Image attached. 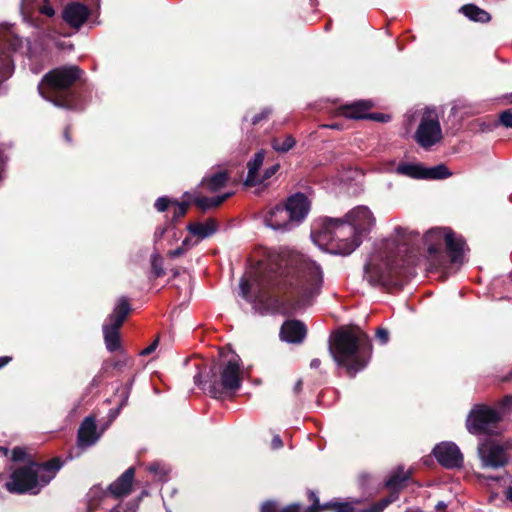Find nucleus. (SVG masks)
<instances>
[{
	"label": "nucleus",
	"mask_w": 512,
	"mask_h": 512,
	"mask_svg": "<svg viewBox=\"0 0 512 512\" xmlns=\"http://www.w3.org/2000/svg\"><path fill=\"white\" fill-rule=\"evenodd\" d=\"M130 312V305L126 297H120L113 312L103 325L105 345L108 351L114 352L120 347L119 329Z\"/></svg>",
	"instance_id": "1a4fd4ad"
},
{
	"label": "nucleus",
	"mask_w": 512,
	"mask_h": 512,
	"mask_svg": "<svg viewBox=\"0 0 512 512\" xmlns=\"http://www.w3.org/2000/svg\"><path fill=\"white\" fill-rule=\"evenodd\" d=\"M2 65H3V68L5 70V76L11 75V73L13 71V65H12V61H11L9 55H5V57L3 58V64Z\"/></svg>",
	"instance_id": "a18cd8bd"
},
{
	"label": "nucleus",
	"mask_w": 512,
	"mask_h": 512,
	"mask_svg": "<svg viewBox=\"0 0 512 512\" xmlns=\"http://www.w3.org/2000/svg\"><path fill=\"white\" fill-rule=\"evenodd\" d=\"M296 144V140L292 135H284L272 139V148L279 153H286Z\"/></svg>",
	"instance_id": "7c9ffc66"
},
{
	"label": "nucleus",
	"mask_w": 512,
	"mask_h": 512,
	"mask_svg": "<svg viewBox=\"0 0 512 512\" xmlns=\"http://www.w3.org/2000/svg\"><path fill=\"white\" fill-rule=\"evenodd\" d=\"M270 114H271V109L270 108H264L259 114H256L255 116H253L252 124L253 125L258 124L262 120L267 119Z\"/></svg>",
	"instance_id": "37998d69"
},
{
	"label": "nucleus",
	"mask_w": 512,
	"mask_h": 512,
	"mask_svg": "<svg viewBox=\"0 0 512 512\" xmlns=\"http://www.w3.org/2000/svg\"><path fill=\"white\" fill-rule=\"evenodd\" d=\"M462 13L472 21L487 23L490 21V14L474 4H466L461 7Z\"/></svg>",
	"instance_id": "cd10ccee"
},
{
	"label": "nucleus",
	"mask_w": 512,
	"mask_h": 512,
	"mask_svg": "<svg viewBox=\"0 0 512 512\" xmlns=\"http://www.w3.org/2000/svg\"><path fill=\"white\" fill-rule=\"evenodd\" d=\"M285 266L297 267L301 274V279L296 286L299 293L310 298L317 295L323 283V273L320 266L303 255L298 253H290L289 259L286 260Z\"/></svg>",
	"instance_id": "0eeeda50"
},
{
	"label": "nucleus",
	"mask_w": 512,
	"mask_h": 512,
	"mask_svg": "<svg viewBox=\"0 0 512 512\" xmlns=\"http://www.w3.org/2000/svg\"><path fill=\"white\" fill-rule=\"evenodd\" d=\"M283 443H282V439L276 435L273 439H272V447L274 449H278L280 447H282Z\"/></svg>",
	"instance_id": "6e6d98bb"
},
{
	"label": "nucleus",
	"mask_w": 512,
	"mask_h": 512,
	"mask_svg": "<svg viewBox=\"0 0 512 512\" xmlns=\"http://www.w3.org/2000/svg\"><path fill=\"white\" fill-rule=\"evenodd\" d=\"M174 201H172L170 198L163 196L159 197L155 202V208L159 212L165 211L170 204H173Z\"/></svg>",
	"instance_id": "a19ab883"
},
{
	"label": "nucleus",
	"mask_w": 512,
	"mask_h": 512,
	"mask_svg": "<svg viewBox=\"0 0 512 512\" xmlns=\"http://www.w3.org/2000/svg\"><path fill=\"white\" fill-rule=\"evenodd\" d=\"M501 404H502L503 407L511 409L512 408V394L505 396L502 399Z\"/></svg>",
	"instance_id": "603ef678"
},
{
	"label": "nucleus",
	"mask_w": 512,
	"mask_h": 512,
	"mask_svg": "<svg viewBox=\"0 0 512 512\" xmlns=\"http://www.w3.org/2000/svg\"><path fill=\"white\" fill-rule=\"evenodd\" d=\"M397 174L415 179H423L424 166L421 164L401 163L396 168Z\"/></svg>",
	"instance_id": "c756f323"
},
{
	"label": "nucleus",
	"mask_w": 512,
	"mask_h": 512,
	"mask_svg": "<svg viewBox=\"0 0 512 512\" xmlns=\"http://www.w3.org/2000/svg\"><path fill=\"white\" fill-rule=\"evenodd\" d=\"M309 499L313 502L312 505L308 508V512H318L321 510H325L324 504L320 505L317 495L314 492L309 493Z\"/></svg>",
	"instance_id": "ea45409f"
},
{
	"label": "nucleus",
	"mask_w": 512,
	"mask_h": 512,
	"mask_svg": "<svg viewBox=\"0 0 512 512\" xmlns=\"http://www.w3.org/2000/svg\"><path fill=\"white\" fill-rule=\"evenodd\" d=\"M446 507H447V505H446V503H445V502H443V501H439V502L436 504V506H435L436 510H442V509H445Z\"/></svg>",
	"instance_id": "e2e57ef3"
},
{
	"label": "nucleus",
	"mask_w": 512,
	"mask_h": 512,
	"mask_svg": "<svg viewBox=\"0 0 512 512\" xmlns=\"http://www.w3.org/2000/svg\"><path fill=\"white\" fill-rule=\"evenodd\" d=\"M424 243L431 257L437 259L445 244L447 252L454 263H461L465 242L461 236H457L449 229L434 228L424 236Z\"/></svg>",
	"instance_id": "6e6552de"
},
{
	"label": "nucleus",
	"mask_w": 512,
	"mask_h": 512,
	"mask_svg": "<svg viewBox=\"0 0 512 512\" xmlns=\"http://www.w3.org/2000/svg\"><path fill=\"white\" fill-rule=\"evenodd\" d=\"M311 239L320 249L349 255L362 243V237L344 218H320L314 222Z\"/></svg>",
	"instance_id": "f257e3e1"
},
{
	"label": "nucleus",
	"mask_w": 512,
	"mask_h": 512,
	"mask_svg": "<svg viewBox=\"0 0 512 512\" xmlns=\"http://www.w3.org/2000/svg\"><path fill=\"white\" fill-rule=\"evenodd\" d=\"M417 143L428 149L442 139L438 114L433 108H426L415 133Z\"/></svg>",
	"instance_id": "f8f14e48"
},
{
	"label": "nucleus",
	"mask_w": 512,
	"mask_h": 512,
	"mask_svg": "<svg viewBox=\"0 0 512 512\" xmlns=\"http://www.w3.org/2000/svg\"><path fill=\"white\" fill-rule=\"evenodd\" d=\"M135 470L128 468L117 480L111 483L108 490L114 497H123L130 493Z\"/></svg>",
	"instance_id": "412c9836"
},
{
	"label": "nucleus",
	"mask_w": 512,
	"mask_h": 512,
	"mask_svg": "<svg viewBox=\"0 0 512 512\" xmlns=\"http://www.w3.org/2000/svg\"><path fill=\"white\" fill-rule=\"evenodd\" d=\"M159 469H160V465L159 464H152L149 467L150 472L155 473V474L158 473Z\"/></svg>",
	"instance_id": "052dcab7"
},
{
	"label": "nucleus",
	"mask_w": 512,
	"mask_h": 512,
	"mask_svg": "<svg viewBox=\"0 0 512 512\" xmlns=\"http://www.w3.org/2000/svg\"><path fill=\"white\" fill-rule=\"evenodd\" d=\"M277 510V505L273 501H267L261 506V512H277Z\"/></svg>",
	"instance_id": "49530a36"
},
{
	"label": "nucleus",
	"mask_w": 512,
	"mask_h": 512,
	"mask_svg": "<svg viewBox=\"0 0 512 512\" xmlns=\"http://www.w3.org/2000/svg\"><path fill=\"white\" fill-rule=\"evenodd\" d=\"M499 122L507 128H512V109L503 111L499 115Z\"/></svg>",
	"instance_id": "58836bf2"
},
{
	"label": "nucleus",
	"mask_w": 512,
	"mask_h": 512,
	"mask_svg": "<svg viewBox=\"0 0 512 512\" xmlns=\"http://www.w3.org/2000/svg\"><path fill=\"white\" fill-rule=\"evenodd\" d=\"M99 434L93 417H86L78 429V446L87 448L97 442Z\"/></svg>",
	"instance_id": "aec40b11"
},
{
	"label": "nucleus",
	"mask_w": 512,
	"mask_h": 512,
	"mask_svg": "<svg viewBox=\"0 0 512 512\" xmlns=\"http://www.w3.org/2000/svg\"><path fill=\"white\" fill-rule=\"evenodd\" d=\"M229 176L225 171H217L211 175L205 176L201 185L206 187L210 192H217L223 188L228 182Z\"/></svg>",
	"instance_id": "a878e982"
},
{
	"label": "nucleus",
	"mask_w": 512,
	"mask_h": 512,
	"mask_svg": "<svg viewBox=\"0 0 512 512\" xmlns=\"http://www.w3.org/2000/svg\"><path fill=\"white\" fill-rule=\"evenodd\" d=\"M307 329L305 325L298 320L285 321L280 330V338L288 343H301L306 337Z\"/></svg>",
	"instance_id": "a211bd4d"
},
{
	"label": "nucleus",
	"mask_w": 512,
	"mask_h": 512,
	"mask_svg": "<svg viewBox=\"0 0 512 512\" xmlns=\"http://www.w3.org/2000/svg\"><path fill=\"white\" fill-rule=\"evenodd\" d=\"M89 16V9L81 3H70L63 11V19L74 28H80Z\"/></svg>",
	"instance_id": "6ab92c4d"
},
{
	"label": "nucleus",
	"mask_w": 512,
	"mask_h": 512,
	"mask_svg": "<svg viewBox=\"0 0 512 512\" xmlns=\"http://www.w3.org/2000/svg\"><path fill=\"white\" fill-rule=\"evenodd\" d=\"M372 107L370 101H358L342 108V114L350 119L368 118V110Z\"/></svg>",
	"instance_id": "b1692460"
},
{
	"label": "nucleus",
	"mask_w": 512,
	"mask_h": 512,
	"mask_svg": "<svg viewBox=\"0 0 512 512\" xmlns=\"http://www.w3.org/2000/svg\"><path fill=\"white\" fill-rule=\"evenodd\" d=\"M451 175L445 164H439L434 167H424L423 179H446Z\"/></svg>",
	"instance_id": "2f4dec72"
},
{
	"label": "nucleus",
	"mask_w": 512,
	"mask_h": 512,
	"mask_svg": "<svg viewBox=\"0 0 512 512\" xmlns=\"http://www.w3.org/2000/svg\"><path fill=\"white\" fill-rule=\"evenodd\" d=\"M376 337L382 344H385L388 341L389 333L386 329L379 328L376 331Z\"/></svg>",
	"instance_id": "de8ad7c7"
},
{
	"label": "nucleus",
	"mask_w": 512,
	"mask_h": 512,
	"mask_svg": "<svg viewBox=\"0 0 512 512\" xmlns=\"http://www.w3.org/2000/svg\"><path fill=\"white\" fill-rule=\"evenodd\" d=\"M21 10L24 19H27V14L34 10H38L40 14L48 17H52L54 15L53 7L49 5L46 0H22Z\"/></svg>",
	"instance_id": "393cba45"
},
{
	"label": "nucleus",
	"mask_w": 512,
	"mask_h": 512,
	"mask_svg": "<svg viewBox=\"0 0 512 512\" xmlns=\"http://www.w3.org/2000/svg\"><path fill=\"white\" fill-rule=\"evenodd\" d=\"M398 498L396 493L371 504L368 508L362 509L360 512H382L388 505L396 501Z\"/></svg>",
	"instance_id": "72a5a7b5"
},
{
	"label": "nucleus",
	"mask_w": 512,
	"mask_h": 512,
	"mask_svg": "<svg viewBox=\"0 0 512 512\" xmlns=\"http://www.w3.org/2000/svg\"><path fill=\"white\" fill-rule=\"evenodd\" d=\"M393 264L392 257L382 259L380 255H373L365 266V278L373 286L391 287L396 284Z\"/></svg>",
	"instance_id": "9b49d317"
},
{
	"label": "nucleus",
	"mask_w": 512,
	"mask_h": 512,
	"mask_svg": "<svg viewBox=\"0 0 512 512\" xmlns=\"http://www.w3.org/2000/svg\"><path fill=\"white\" fill-rule=\"evenodd\" d=\"M64 137H65V139H66L68 142H70V141H71L70 136H69L68 129H66V130H65V132H64Z\"/></svg>",
	"instance_id": "774afa93"
},
{
	"label": "nucleus",
	"mask_w": 512,
	"mask_h": 512,
	"mask_svg": "<svg viewBox=\"0 0 512 512\" xmlns=\"http://www.w3.org/2000/svg\"><path fill=\"white\" fill-rule=\"evenodd\" d=\"M280 165L274 164L270 166L269 168L265 169L263 176H260V179H263V182L269 178H271L278 170Z\"/></svg>",
	"instance_id": "c03bdc74"
},
{
	"label": "nucleus",
	"mask_w": 512,
	"mask_h": 512,
	"mask_svg": "<svg viewBox=\"0 0 512 512\" xmlns=\"http://www.w3.org/2000/svg\"><path fill=\"white\" fill-rule=\"evenodd\" d=\"M302 385H303L302 380H301V379H298V380H297V382H296V383H295V385H294V388H293V390H294L295 394H298V393L301 391V389H302Z\"/></svg>",
	"instance_id": "13d9d810"
},
{
	"label": "nucleus",
	"mask_w": 512,
	"mask_h": 512,
	"mask_svg": "<svg viewBox=\"0 0 512 512\" xmlns=\"http://www.w3.org/2000/svg\"><path fill=\"white\" fill-rule=\"evenodd\" d=\"M299 510H300V505L291 504V505H288L280 510H277V512H299Z\"/></svg>",
	"instance_id": "09e8293b"
},
{
	"label": "nucleus",
	"mask_w": 512,
	"mask_h": 512,
	"mask_svg": "<svg viewBox=\"0 0 512 512\" xmlns=\"http://www.w3.org/2000/svg\"><path fill=\"white\" fill-rule=\"evenodd\" d=\"M433 455L440 465L447 469L460 468L463 465V455L453 442H441L433 449Z\"/></svg>",
	"instance_id": "2eb2a0df"
},
{
	"label": "nucleus",
	"mask_w": 512,
	"mask_h": 512,
	"mask_svg": "<svg viewBox=\"0 0 512 512\" xmlns=\"http://www.w3.org/2000/svg\"><path fill=\"white\" fill-rule=\"evenodd\" d=\"M264 158V152L259 151L254 155L253 159L248 162V173L244 182L246 186H255L263 183V179H260L258 171L263 165Z\"/></svg>",
	"instance_id": "5701e85b"
},
{
	"label": "nucleus",
	"mask_w": 512,
	"mask_h": 512,
	"mask_svg": "<svg viewBox=\"0 0 512 512\" xmlns=\"http://www.w3.org/2000/svg\"><path fill=\"white\" fill-rule=\"evenodd\" d=\"M419 241V233L402 227L395 229L394 243L398 246L399 251L408 252L409 247H413Z\"/></svg>",
	"instance_id": "4be33fe9"
},
{
	"label": "nucleus",
	"mask_w": 512,
	"mask_h": 512,
	"mask_svg": "<svg viewBox=\"0 0 512 512\" xmlns=\"http://www.w3.org/2000/svg\"><path fill=\"white\" fill-rule=\"evenodd\" d=\"M194 382L198 386L201 385L202 382H201V374L200 373L194 376Z\"/></svg>",
	"instance_id": "69168bd1"
},
{
	"label": "nucleus",
	"mask_w": 512,
	"mask_h": 512,
	"mask_svg": "<svg viewBox=\"0 0 512 512\" xmlns=\"http://www.w3.org/2000/svg\"><path fill=\"white\" fill-rule=\"evenodd\" d=\"M158 345V340H155L153 343H151L148 347H146L144 350H142L141 355H148L155 351Z\"/></svg>",
	"instance_id": "8fccbe9b"
},
{
	"label": "nucleus",
	"mask_w": 512,
	"mask_h": 512,
	"mask_svg": "<svg viewBox=\"0 0 512 512\" xmlns=\"http://www.w3.org/2000/svg\"><path fill=\"white\" fill-rule=\"evenodd\" d=\"M368 118L370 119H373V120H376V121H380V122H384L386 121L389 117L384 115V114H381V113H373V114H369L368 115Z\"/></svg>",
	"instance_id": "3c124183"
},
{
	"label": "nucleus",
	"mask_w": 512,
	"mask_h": 512,
	"mask_svg": "<svg viewBox=\"0 0 512 512\" xmlns=\"http://www.w3.org/2000/svg\"><path fill=\"white\" fill-rule=\"evenodd\" d=\"M209 393L219 398L222 391L235 392L241 387L243 369L241 359L234 351L222 348L219 357L210 368Z\"/></svg>",
	"instance_id": "423d86ee"
},
{
	"label": "nucleus",
	"mask_w": 512,
	"mask_h": 512,
	"mask_svg": "<svg viewBox=\"0 0 512 512\" xmlns=\"http://www.w3.org/2000/svg\"><path fill=\"white\" fill-rule=\"evenodd\" d=\"M276 275L265 274L261 269H251L240 280V296L253 304L260 313L279 309V300L270 294V289L278 285Z\"/></svg>",
	"instance_id": "39448f33"
},
{
	"label": "nucleus",
	"mask_w": 512,
	"mask_h": 512,
	"mask_svg": "<svg viewBox=\"0 0 512 512\" xmlns=\"http://www.w3.org/2000/svg\"><path fill=\"white\" fill-rule=\"evenodd\" d=\"M233 195V192H227L214 197H195L194 203L202 210H208L220 206L225 200Z\"/></svg>",
	"instance_id": "c85d7f7f"
},
{
	"label": "nucleus",
	"mask_w": 512,
	"mask_h": 512,
	"mask_svg": "<svg viewBox=\"0 0 512 512\" xmlns=\"http://www.w3.org/2000/svg\"><path fill=\"white\" fill-rule=\"evenodd\" d=\"M284 207L287 209L294 225H298L307 217L311 202L305 194L298 192L287 199Z\"/></svg>",
	"instance_id": "dca6fc26"
},
{
	"label": "nucleus",
	"mask_w": 512,
	"mask_h": 512,
	"mask_svg": "<svg viewBox=\"0 0 512 512\" xmlns=\"http://www.w3.org/2000/svg\"><path fill=\"white\" fill-rule=\"evenodd\" d=\"M325 509L332 508L333 512H354V508L350 503L328 502L324 504Z\"/></svg>",
	"instance_id": "e433bc0d"
},
{
	"label": "nucleus",
	"mask_w": 512,
	"mask_h": 512,
	"mask_svg": "<svg viewBox=\"0 0 512 512\" xmlns=\"http://www.w3.org/2000/svg\"><path fill=\"white\" fill-rule=\"evenodd\" d=\"M10 46H11L12 50L16 51L18 48H20L22 46V39L19 37H15L12 40Z\"/></svg>",
	"instance_id": "864d4df0"
},
{
	"label": "nucleus",
	"mask_w": 512,
	"mask_h": 512,
	"mask_svg": "<svg viewBox=\"0 0 512 512\" xmlns=\"http://www.w3.org/2000/svg\"><path fill=\"white\" fill-rule=\"evenodd\" d=\"M165 232H166V229H165V228H163V227H158V228L156 229V231H155V234H154V239H155V241H156V242H157V241H159V240L163 237V235L165 234Z\"/></svg>",
	"instance_id": "5fc2aeb1"
},
{
	"label": "nucleus",
	"mask_w": 512,
	"mask_h": 512,
	"mask_svg": "<svg viewBox=\"0 0 512 512\" xmlns=\"http://www.w3.org/2000/svg\"><path fill=\"white\" fill-rule=\"evenodd\" d=\"M323 128H330V129H339L340 126L337 123L329 124V125H322Z\"/></svg>",
	"instance_id": "0e129e2a"
},
{
	"label": "nucleus",
	"mask_w": 512,
	"mask_h": 512,
	"mask_svg": "<svg viewBox=\"0 0 512 512\" xmlns=\"http://www.w3.org/2000/svg\"><path fill=\"white\" fill-rule=\"evenodd\" d=\"M344 219L353 226V228L363 238L369 234L375 225V217L367 206L359 205L351 209Z\"/></svg>",
	"instance_id": "4468645a"
},
{
	"label": "nucleus",
	"mask_w": 512,
	"mask_h": 512,
	"mask_svg": "<svg viewBox=\"0 0 512 512\" xmlns=\"http://www.w3.org/2000/svg\"><path fill=\"white\" fill-rule=\"evenodd\" d=\"M187 228L191 234L202 240L213 235L217 230V225L214 220H208L204 223H191Z\"/></svg>",
	"instance_id": "bb28decb"
},
{
	"label": "nucleus",
	"mask_w": 512,
	"mask_h": 512,
	"mask_svg": "<svg viewBox=\"0 0 512 512\" xmlns=\"http://www.w3.org/2000/svg\"><path fill=\"white\" fill-rule=\"evenodd\" d=\"M151 267H152V272L155 277H161L165 274V271L163 268V261L158 253H155L152 255Z\"/></svg>",
	"instance_id": "c9c22d12"
},
{
	"label": "nucleus",
	"mask_w": 512,
	"mask_h": 512,
	"mask_svg": "<svg viewBox=\"0 0 512 512\" xmlns=\"http://www.w3.org/2000/svg\"><path fill=\"white\" fill-rule=\"evenodd\" d=\"M26 457V451L22 447H15L12 450L11 460L14 462L23 461Z\"/></svg>",
	"instance_id": "79ce46f5"
},
{
	"label": "nucleus",
	"mask_w": 512,
	"mask_h": 512,
	"mask_svg": "<svg viewBox=\"0 0 512 512\" xmlns=\"http://www.w3.org/2000/svg\"><path fill=\"white\" fill-rule=\"evenodd\" d=\"M173 204L175 205L173 219L177 220L186 214L187 208H188V203L185 201H183V202L174 201Z\"/></svg>",
	"instance_id": "4c0bfd02"
},
{
	"label": "nucleus",
	"mask_w": 512,
	"mask_h": 512,
	"mask_svg": "<svg viewBox=\"0 0 512 512\" xmlns=\"http://www.w3.org/2000/svg\"><path fill=\"white\" fill-rule=\"evenodd\" d=\"M498 412L486 405H475L466 419V428L473 435L490 434L499 422Z\"/></svg>",
	"instance_id": "9d476101"
},
{
	"label": "nucleus",
	"mask_w": 512,
	"mask_h": 512,
	"mask_svg": "<svg viewBox=\"0 0 512 512\" xmlns=\"http://www.w3.org/2000/svg\"><path fill=\"white\" fill-rule=\"evenodd\" d=\"M321 364V361L318 358L312 359L310 362V367L312 369H317Z\"/></svg>",
	"instance_id": "bf43d9fd"
},
{
	"label": "nucleus",
	"mask_w": 512,
	"mask_h": 512,
	"mask_svg": "<svg viewBox=\"0 0 512 512\" xmlns=\"http://www.w3.org/2000/svg\"><path fill=\"white\" fill-rule=\"evenodd\" d=\"M478 455L482 466L498 469L508 463V455L505 448L495 441H485L478 446Z\"/></svg>",
	"instance_id": "ddd939ff"
},
{
	"label": "nucleus",
	"mask_w": 512,
	"mask_h": 512,
	"mask_svg": "<svg viewBox=\"0 0 512 512\" xmlns=\"http://www.w3.org/2000/svg\"><path fill=\"white\" fill-rule=\"evenodd\" d=\"M335 362L354 376L364 369L370 357L371 346L366 334L355 330H340L329 345Z\"/></svg>",
	"instance_id": "f03ea898"
},
{
	"label": "nucleus",
	"mask_w": 512,
	"mask_h": 512,
	"mask_svg": "<svg viewBox=\"0 0 512 512\" xmlns=\"http://www.w3.org/2000/svg\"><path fill=\"white\" fill-rule=\"evenodd\" d=\"M81 75L77 66L55 68L46 73L38 85L40 95L55 106L76 108L75 95L68 91Z\"/></svg>",
	"instance_id": "20e7f679"
},
{
	"label": "nucleus",
	"mask_w": 512,
	"mask_h": 512,
	"mask_svg": "<svg viewBox=\"0 0 512 512\" xmlns=\"http://www.w3.org/2000/svg\"><path fill=\"white\" fill-rule=\"evenodd\" d=\"M408 478L409 475L403 469H399L387 479L386 486L396 491L404 486Z\"/></svg>",
	"instance_id": "473e14b6"
},
{
	"label": "nucleus",
	"mask_w": 512,
	"mask_h": 512,
	"mask_svg": "<svg viewBox=\"0 0 512 512\" xmlns=\"http://www.w3.org/2000/svg\"><path fill=\"white\" fill-rule=\"evenodd\" d=\"M12 360L9 356L0 357V369L5 367Z\"/></svg>",
	"instance_id": "4d7b16f0"
},
{
	"label": "nucleus",
	"mask_w": 512,
	"mask_h": 512,
	"mask_svg": "<svg viewBox=\"0 0 512 512\" xmlns=\"http://www.w3.org/2000/svg\"><path fill=\"white\" fill-rule=\"evenodd\" d=\"M264 223L275 231H289L295 226L287 209L280 205H276L267 211L264 216Z\"/></svg>",
	"instance_id": "f3484780"
},
{
	"label": "nucleus",
	"mask_w": 512,
	"mask_h": 512,
	"mask_svg": "<svg viewBox=\"0 0 512 512\" xmlns=\"http://www.w3.org/2000/svg\"><path fill=\"white\" fill-rule=\"evenodd\" d=\"M194 245H195V243H192L189 238H185L182 241V244L180 247L168 252V256L173 259L178 258V257L182 256L184 253H186Z\"/></svg>",
	"instance_id": "f704fd0d"
},
{
	"label": "nucleus",
	"mask_w": 512,
	"mask_h": 512,
	"mask_svg": "<svg viewBox=\"0 0 512 512\" xmlns=\"http://www.w3.org/2000/svg\"><path fill=\"white\" fill-rule=\"evenodd\" d=\"M506 498L512 502V486L508 487L505 492Z\"/></svg>",
	"instance_id": "680f3d73"
},
{
	"label": "nucleus",
	"mask_w": 512,
	"mask_h": 512,
	"mask_svg": "<svg viewBox=\"0 0 512 512\" xmlns=\"http://www.w3.org/2000/svg\"><path fill=\"white\" fill-rule=\"evenodd\" d=\"M62 462L54 458L45 464L29 462L27 466L17 468L5 483L8 492L14 494H38L56 475Z\"/></svg>",
	"instance_id": "7ed1b4c3"
},
{
	"label": "nucleus",
	"mask_w": 512,
	"mask_h": 512,
	"mask_svg": "<svg viewBox=\"0 0 512 512\" xmlns=\"http://www.w3.org/2000/svg\"><path fill=\"white\" fill-rule=\"evenodd\" d=\"M0 452H2L4 456H7L9 453V450L6 447H0Z\"/></svg>",
	"instance_id": "338daca9"
}]
</instances>
